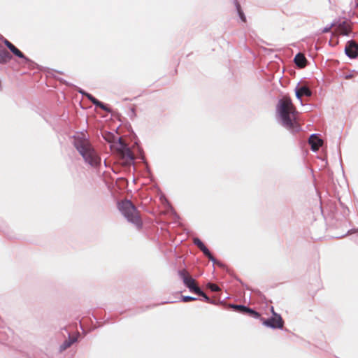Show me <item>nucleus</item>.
I'll use <instances>...</instances> for the list:
<instances>
[{"label":"nucleus","mask_w":358,"mask_h":358,"mask_svg":"<svg viewBox=\"0 0 358 358\" xmlns=\"http://www.w3.org/2000/svg\"><path fill=\"white\" fill-rule=\"evenodd\" d=\"M279 112L283 125L293 131H298L300 125L296 120L297 112L291 99L284 96L279 101Z\"/></svg>","instance_id":"1"},{"label":"nucleus","mask_w":358,"mask_h":358,"mask_svg":"<svg viewBox=\"0 0 358 358\" xmlns=\"http://www.w3.org/2000/svg\"><path fill=\"white\" fill-rule=\"evenodd\" d=\"M75 146L87 163L91 166H97L100 163V157L87 139L76 138Z\"/></svg>","instance_id":"2"},{"label":"nucleus","mask_w":358,"mask_h":358,"mask_svg":"<svg viewBox=\"0 0 358 358\" xmlns=\"http://www.w3.org/2000/svg\"><path fill=\"white\" fill-rule=\"evenodd\" d=\"M119 209L129 222L138 227L141 225L142 222L139 212L131 201L129 200L122 201L119 203Z\"/></svg>","instance_id":"3"},{"label":"nucleus","mask_w":358,"mask_h":358,"mask_svg":"<svg viewBox=\"0 0 358 358\" xmlns=\"http://www.w3.org/2000/svg\"><path fill=\"white\" fill-rule=\"evenodd\" d=\"M178 274L185 285L192 292H200V288L197 286L196 280L192 278L186 269L179 271Z\"/></svg>","instance_id":"4"},{"label":"nucleus","mask_w":358,"mask_h":358,"mask_svg":"<svg viewBox=\"0 0 358 358\" xmlns=\"http://www.w3.org/2000/svg\"><path fill=\"white\" fill-rule=\"evenodd\" d=\"M271 312L273 313V317L268 320H263V324L273 329H282L284 326V321L282 317L275 313L273 308H271Z\"/></svg>","instance_id":"5"},{"label":"nucleus","mask_w":358,"mask_h":358,"mask_svg":"<svg viewBox=\"0 0 358 358\" xmlns=\"http://www.w3.org/2000/svg\"><path fill=\"white\" fill-rule=\"evenodd\" d=\"M120 148L118 149V152L121 158L124 161V164H129L134 159V155L131 150L124 144L122 139H119Z\"/></svg>","instance_id":"6"},{"label":"nucleus","mask_w":358,"mask_h":358,"mask_svg":"<svg viewBox=\"0 0 358 358\" xmlns=\"http://www.w3.org/2000/svg\"><path fill=\"white\" fill-rule=\"evenodd\" d=\"M345 52L351 58H355L358 55V44L355 41H350L347 43Z\"/></svg>","instance_id":"7"},{"label":"nucleus","mask_w":358,"mask_h":358,"mask_svg":"<svg viewBox=\"0 0 358 358\" xmlns=\"http://www.w3.org/2000/svg\"><path fill=\"white\" fill-rule=\"evenodd\" d=\"M194 243L203 252V253L209 259V260L213 262H215L214 257L211 255L209 250L199 238H194Z\"/></svg>","instance_id":"8"},{"label":"nucleus","mask_w":358,"mask_h":358,"mask_svg":"<svg viewBox=\"0 0 358 358\" xmlns=\"http://www.w3.org/2000/svg\"><path fill=\"white\" fill-rule=\"evenodd\" d=\"M308 143L311 146V149L314 151H317L322 145L323 141L316 136V135L313 134L310 136Z\"/></svg>","instance_id":"9"},{"label":"nucleus","mask_w":358,"mask_h":358,"mask_svg":"<svg viewBox=\"0 0 358 358\" xmlns=\"http://www.w3.org/2000/svg\"><path fill=\"white\" fill-rule=\"evenodd\" d=\"M312 92L307 86H301L296 88V96L299 99H301L303 96H310Z\"/></svg>","instance_id":"10"},{"label":"nucleus","mask_w":358,"mask_h":358,"mask_svg":"<svg viewBox=\"0 0 358 358\" xmlns=\"http://www.w3.org/2000/svg\"><path fill=\"white\" fill-rule=\"evenodd\" d=\"M4 44L6 47L17 57L27 59L24 55L17 49L13 43H11L7 39H4Z\"/></svg>","instance_id":"11"},{"label":"nucleus","mask_w":358,"mask_h":358,"mask_svg":"<svg viewBox=\"0 0 358 358\" xmlns=\"http://www.w3.org/2000/svg\"><path fill=\"white\" fill-rule=\"evenodd\" d=\"M336 31L341 35H348L351 31V27L347 22H343L338 25Z\"/></svg>","instance_id":"12"},{"label":"nucleus","mask_w":358,"mask_h":358,"mask_svg":"<svg viewBox=\"0 0 358 358\" xmlns=\"http://www.w3.org/2000/svg\"><path fill=\"white\" fill-rule=\"evenodd\" d=\"M12 59L10 54L0 44V64H6Z\"/></svg>","instance_id":"13"},{"label":"nucleus","mask_w":358,"mask_h":358,"mask_svg":"<svg viewBox=\"0 0 358 358\" xmlns=\"http://www.w3.org/2000/svg\"><path fill=\"white\" fill-rule=\"evenodd\" d=\"M306 59L301 53H299L295 56L294 62L300 68H303L306 65Z\"/></svg>","instance_id":"14"},{"label":"nucleus","mask_w":358,"mask_h":358,"mask_svg":"<svg viewBox=\"0 0 358 358\" xmlns=\"http://www.w3.org/2000/svg\"><path fill=\"white\" fill-rule=\"evenodd\" d=\"M75 341L76 340L74 338H70L69 340L65 341L60 346V351H64L69 348L75 342Z\"/></svg>","instance_id":"15"},{"label":"nucleus","mask_w":358,"mask_h":358,"mask_svg":"<svg viewBox=\"0 0 358 358\" xmlns=\"http://www.w3.org/2000/svg\"><path fill=\"white\" fill-rule=\"evenodd\" d=\"M236 8H237V10H238V15H239L241 19L243 22H245L246 21L245 16L244 13H243L241 6L238 3H236Z\"/></svg>","instance_id":"16"},{"label":"nucleus","mask_w":358,"mask_h":358,"mask_svg":"<svg viewBox=\"0 0 358 358\" xmlns=\"http://www.w3.org/2000/svg\"><path fill=\"white\" fill-rule=\"evenodd\" d=\"M233 308L235 310H238L243 313L246 312V310H248V307L242 306V305H234V306H233Z\"/></svg>","instance_id":"17"},{"label":"nucleus","mask_w":358,"mask_h":358,"mask_svg":"<svg viewBox=\"0 0 358 358\" xmlns=\"http://www.w3.org/2000/svg\"><path fill=\"white\" fill-rule=\"evenodd\" d=\"M208 287L213 292H218L220 289V287L216 284L213 283H209L208 285Z\"/></svg>","instance_id":"18"},{"label":"nucleus","mask_w":358,"mask_h":358,"mask_svg":"<svg viewBox=\"0 0 358 358\" xmlns=\"http://www.w3.org/2000/svg\"><path fill=\"white\" fill-rule=\"evenodd\" d=\"M195 300H196V298L192 297V296H183L182 297V301L183 302H189V301H195Z\"/></svg>","instance_id":"19"},{"label":"nucleus","mask_w":358,"mask_h":358,"mask_svg":"<svg viewBox=\"0 0 358 358\" xmlns=\"http://www.w3.org/2000/svg\"><path fill=\"white\" fill-rule=\"evenodd\" d=\"M93 104L103 109L106 110V107L103 103L99 101L98 99H96V100L93 102Z\"/></svg>","instance_id":"20"},{"label":"nucleus","mask_w":358,"mask_h":358,"mask_svg":"<svg viewBox=\"0 0 358 358\" xmlns=\"http://www.w3.org/2000/svg\"><path fill=\"white\" fill-rule=\"evenodd\" d=\"M196 294H197L199 296H203L207 302L210 301L209 297L203 292H202L201 289H200V292H196Z\"/></svg>","instance_id":"21"},{"label":"nucleus","mask_w":358,"mask_h":358,"mask_svg":"<svg viewBox=\"0 0 358 358\" xmlns=\"http://www.w3.org/2000/svg\"><path fill=\"white\" fill-rule=\"evenodd\" d=\"M85 96L93 103V102L96 100V98L94 97L92 94L88 93L84 94Z\"/></svg>","instance_id":"22"},{"label":"nucleus","mask_w":358,"mask_h":358,"mask_svg":"<svg viewBox=\"0 0 358 358\" xmlns=\"http://www.w3.org/2000/svg\"><path fill=\"white\" fill-rule=\"evenodd\" d=\"M254 311H255L254 310H252V309H251L250 308H248V310L244 313L248 314L250 316H252V314H253Z\"/></svg>","instance_id":"23"},{"label":"nucleus","mask_w":358,"mask_h":358,"mask_svg":"<svg viewBox=\"0 0 358 358\" xmlns=\"http://www.w3.org/2000/svg\"><path fill=\"white\" fill-rule=\"evenodd\" d=\"M252 317H255V318H259L260 317V314L258 312L255 310L253 314H252Z\"/></svg>","instance_id":"24"},{"label":"nucleus","mask_w":358,"mask_h":358,"mask_svg":"<svg viewBox=\"0 0 358 358\" xmlns=\"http://www.w3.org/2000/svg\"><path fill=\"white\" fill-rule=\"evenodd\" d=\"M104 138H106V141L109 142L111 141L112 136L110 134H107V136H106Z\"/></svg>","instance_id":"25"},{"label":"nucleus","mask_w":358,"mask_h":358,"mask_svg":"<svg viewBox=\"0 0 358 358\" xmlns=\"http://www.w3.org/2000/svg\"><path fill=\"white\" fill-rule=\"evenodd\" d=\"M352 78V75H348L345 76V79H350Z\"/></svg>","instance_id":"26"},{"label":"nucleus","mask_w":358,"mask_h":358,"mask_svg":"<svg viewBox=\"0 0 358 358\" xmlns=\"http://www.w3.org/2000/svg\"><path fill=\"white\" fill-rule=\"evenodd\" d=\"M329 30H330V28H325L324 29L323 32H328V31H329Z\"/></svg>","instance_id":"27"},{"label":"nucleus","mask_w":358,"mask_h":358,"mask_svg":"<svg viewBox=\"0 0 358 358\" xmlns=\"http://www.w3.org/2000/svg\"><path fill=\"white\" fill-rule=\"evenodd\" d=\"M357 5H358V0H357Z\"/></svg>","instance_id":"28"}]
</instances>
